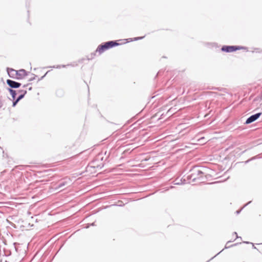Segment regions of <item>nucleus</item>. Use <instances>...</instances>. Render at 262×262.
<instances>
[{"instance_id": "4be33fe9", "label": "nucleus", "mask_w": 262, "mask_h": 262, "mask_svg": "<svg viewBox=\"0 0 262 262\" xmlns=\"http://www.w3.org/2000/svg\"><path fill=\"white\" fill-rule=\"evenodd\" d=\"M29 84H26V85H24L23 87L24 88H26L27 87Z\"/></svg>"}, {"instance_id": "aec40b11", "label": "nucleus", "mask_w": 262, "mask_h": 262, "mask_svg": "<svg viewBox=\"0 0 262 262\" xmlns=\"http://www.w3.org/2000/svg\"><path fill=\"white\" fill-rule=\"evenodd\" d=\"M229 242H230V241H229V242H228L227 243V244H226V246H225V248L227 249V248H229V247H230L229 246H227V244H228Z\"/></svg>"}, {"instance_id": "c756f323", "label": "nucleus", "mask_w": 262, "mask_h": 262, "mask_svg": "<svg viewBox=\"0 0 262 262\" xmlns=\"http://www.w3.org/2000/svg\"><path fill=\"white\" fill-rule=\"evenodd\" d=\"M204 138H201V140H204Z\"/></svg>"}, {"instance_id": "9d476101", "label": "nucleus", "mask_w": 262, "mask_h": 262, "mask_svg": "<svg viewBox=\"0 0 262 262\" xmlns=\"http://www.w3.org/2000/svg\"><path fill=\"white\" fill-rule=\"evenodd\" d=\"M67 183L66 181H63L60 182L58 184V186L56 187V189H59L60 188H62V187L66 185H67Z\"/></svg>"}, {"instance_id": "20e7f679", "label": "nucleus", "mask_w": 262, "mask_h": 262, "mask_svg": "<svg viewBox=\"0 0 262 262\" xmlns=\"http://www.w3.org/2000/svg\"><path fill=\"white\" fill-rule=\"evenodd\" d=\"M7 84L10 87L11 89H17L20 86L21 83L10 79L7 80Z\"/></svg>"}, {"instance_id": "5701e85b", "label": "nucleus", "mask_w": 262, "mask_h": 262, "mask_svg": "<svg viewBox=\"0 0 262 262\" xmlns=\"http://www.w3.org/2000/svg\"><path fill=\"white\" fill-rule=\"evenodd\" d=\"M223 250V249L222 251H220V252H219V253H218L216 255H217L219 254L220 253H221V252H222Z\"/></svg>"}, {"instance_id": "2eb2a0df", "label": "nucleus", "mask_w": 262, "mask_h": 262, "mask_svg": "<svg viewBox=\"0 0 262 262\" xmlns=\"http://www.w3.org/2000/svg\"><path fill=\"white\" fill-rule=\"evenodd\" d=\"M132 150H129V149H128L127 150H124L122 154H129L132 152Z\"/></svg>"}, {"instance_id": "c85d7f7f", "label": "nucleus", "mask_w": 262, "mask_h": 262, "mask_svg": "<svg viewBox=\"0 0 262 262\" xmlns=\"http://www.w3.org/2000/svg\"><path fill=\"white\" fill-rule=\"evenodd\" d=\"M2 106V105L0 104V108Z\"/></svg>"}, {"instance_id": "412c9836", "label": "nucleus", "mask_w": 262, "mask_h": 262, "mask_svg": "<svg viewBox=\"0 0 262 262\" xmlns=\"http://www.w3.org/2000/svg\"><path fill=\"white\" fill-rule=\"evenodd\" d=\"M241 210H237V211H236V213H237V214H238V213H239V212H241Z\"/></svg>"}, {"instance_id": "39448f33", "label": "nucleus", "mask_w": 262, "mask_h": 262, "mask_svg": "<svg viewBox=\"0 0 262 262\" xmlns=\"http://www.w3.org/2000/svg\"><path fill=\"white\" fill-rule=\"evenodd\" d=\"M16 79H22L28 75L27 71L24 69L16 71Z\"/></svg>"}, {"instance_id": "0eeeda50", "label": "nucleus", "mask_w": 262, "mask_h": 262, "mask_svg": "<svg viewBox=\"0 0 262 262\" xmlns=\"http://www.w3.org/2000/svg\"><path fill=\"white\" fill-rule=\"evenodd\" d=\"M202 173H203V172L201 170H198L196 171V173H193L191 174V175L188 176V178L190 180H192V182H195V180L196 179L195 176L196 174L199 175V174H201Z\"/></svg>"}, {"instance_id": "f8f14e48", "label": "nucleus", "mask_w": 262, "mask_h": 262, "mask_svg": "<svg viewBox=\"0 0 262 262\" xmlns=\"http://www.w3.org/2000/svg\"><path fill=\"white\" fill-rule=\"evenodd\" d=\"M20 101V100L19 99H18L17 98L16 99H15L14 100H13V103H12V106L13 107H14L16 106V105L17 104V103Z\"/></svg>"}, {"instance_id": "6ab92c4d", "label": "nucleus", "mask_w": 262, "mask_h": 262, "mask_svg": "<svg viewBox=\"0 0 262 262\" xmlns=\"http://www.w3.org/2000/svg\"><path fill=\"white\" fill-rule=\"evenodd\" d=\"M233 234L234 235L236 236V238H238V236H237V233L236 232H233Z\"/></svg>"}, {"instance_id": "7ed1b4c3", "label": "nucleus", "mask_w": 262, "mask_h": 262, "mask_svg": "<svg viewBox=\"0 0 262 262\" xmlns=\"http://www.w3.org/2000/svg\"><path fill=\"white\" fill-rule=\"evenodd\" d=\"M261 115V113H258L250 116L249 118H247L245 122L246 124H248L253 122L256 121Z\"/></svg>"}, {"instance_id": "ddd939ff", "label": "nucleus", "mask_w": 262, "mask_h": 262, "mask_svg": "<svg viewBox=\"0 0 262 262\" xmlns=\"http://www.w3.org/2000/svg\"><path fill=\"white\" fill-rule=\"evenodd\" d=\"M144 37V36L135 37V38L133 39V40H134V41L138 40H139V39H143Z\"/></svg>"}, {"instance_id": "a878e982", "label": "nucleus", "mask_w": 262, "mask_h": 262, "mask_svg": "<svg viewBox=\"0 0 262 262\" xmlns=\"http://www.w3.org/2000/svg\"><path fill=\"white\" fill-rule=\"evenodd\" d=\"M215 256H216V255H215V256H214V257H211V258L210 260H211V259H213V258Z\"/></svg>"}, {"instance_id": "f03ea898", "label": "nucleus", "mask_w": 262, "mask_h": 262, "mask_svg": "<svg viewBox=\"0 0 262 262\" xmlns=\"http://www.w3.org/2000/svg\"><path fill=\"white\" fill-rule=\"evenodd\" d=\"M247 48L237 46H224L222 47L221 50L223 52L230 53L236 51L241 49H246Z\"/></svg>"}, {"instance_id": "423d86ee", "label": "nucleus", "mask_w": 262, "mask_h": 262, "mask_svg": "<svg viewBox=\"0 0 262 262\" xmlns=\"http://www.w3.org/2000/svg\"><path fill=\"white\" fill-rule=\"evenodd\" d=\"M7 71L9 76L12 78L16 79V70L12 68H7Z\"/></svg>"}, {"instance_id": "cd10ccee", "label": "nucleus", "mask_w": 262, "mask_h": 262, "mask_svg": "<svg viewBox=\"0 0 262 262\" xmlns=\"http://www.w3.org/2000/svg\"><path fill=\"white\" fill-rule=\"evenodd\" d=\"M91 225H92V226L94 225V223H92V224H91Z\"/></svg>"}, {"instance_id": "b1692460", "label": "nucleus", "mask_w": 262, "mask_h": 262, "mask_svg": "<svg viewBox=\"0 0 262 262\" xmlns=\"http://www.w3.org/2000/svg\"><path fill=\"white\" fill-rule=\"evenodd\" d=\"M32 90V88H31V87H30V88H29V91H30V90Z\"/></svg>"}, {"instance_id": "6e6552de", "label": "nucleus", "mask_w": 262, "mask_h": 262, "mask_svg": "<svg viewBox=\"0 0 262 262\" xmlns=\"http://www.w3.org/2000/svg\"><path fill=\"white\" fill-rule=\"evenodd\" d=\"M18 92L19 93H20V95L17 97V98L19 99L20 100L21 99H23L25 95L27 94V91L24 90H18Z\"/></svg>"}, {"instance_id": "bb28decb", "label": "nucleus", "mask_w": 262, "mask_h": 262, "mask_svg": "<svg viewBox=\"0 0 262 262\" xmlns=\"http://www.w3.org/2000/svg\"><path fill=\"white\" fill-rule=\"evenodd\" d=\"M175 184H179V183H178V182L176 183Z\"/></svg>"}, {"instance_id": "393cba45", "label": "nucleus", "mask_w": 262, "mask_h": 262, "mask_svg": "<svg viewBox=\"0 0 262 262\" xmlns=\"http://www.w3.org/2000/svg\"><path fill=\"white\" fill-rule=\"evenodd\" d=\"M257 52H258V53L262 52V50L260 51H257Z\"/></svg>"}, {"instance_id": "1a4fd4ad", "label": "nucleus", "mask_w": 262, "mask_h": 262, "mask_svg": "<svg viewBox=\"0 0 262 262\" xmlns=\"http://www.w3.org/2000/svg\"><path fill=\"white\" fill-rule=\"evenodd\" d=\"M8 90L11 94L13 99L14 100L16 98V91H15L11 88H8Z\"/></svg>"}, {"instance_id": "9b49d317", "label": "nucleus", "mask_w": 262, "mask_h": 262, "mask_svg": "<svg viewBox=\"0 0 262 262\" xmlns=\"http://www.w3.org/2000/svg\"><path fill=\"white\" fill-rule=\"evenodd\" d=\"M71 66V64H67V65H64V64H62V65H58L56 67V66H53V67H51V68H57V69H59L60 68H65L67 66Z\"/></svg>"}, {"instance_id": "4468645a", "label": "nucleus", "mask_w": 262, "mask_h": 262, "mask_svg": "<svg viewBox=\"0 0 262 262\" xmlns=\"http://www.w3.org/2000/svg\"><path fill=\"white\" fill-rule=\"evenodd\" d=\"M32 75L33 76V77L31 78L30 79H29V81H32L33 80H34V79H35V78L37 77V76L35 75V74H32Z\"/></svg>"}, {"instance_id": "7c9ffc66", "label": "nucleus", "mask_w": 262, "mask_h": 262, "mask_svg": "<svg viewBox=\"0 0 262 262\" xmlns=\"http://www.w3.org/2000/svg\"><path fill=\"white\" fill-rule=\"evenodd\" d=\"M248 161H249V160L246 161V163H248Z\"/></svg>"}, {"instance_id": "dca6fc26", "label": "nucleus", "mask_w": 262, "mask_h": 262, "mask_svg": "<svg viewBox=\"0 0 262 262\" xmlns=\"http://www.w3.org/2000/svg\"><path fill=\"white\" fill-rule=\"evenodd\" d=\"M244 243H246V244H251L252 245V246H253V248L254 249H256V248L254 246V244L253 243H250L249 242H244Z\"/></svg>"}, {"instance_id": "f257e3e1", "label": "nucleus", "mask_w": 262, "mask_h": 262, "mask_svg": "<svg viewBox=\"0 0 262 262\" xmlns=\"http://www.w3.org/2000/svg\"><path fill=\"white\" fill-rule=\"evenodd\" d=\"M119 45L116 41H108L105 42H104L97 47L96 50L94 53L91 54L90 59H93L94 57L96 55L97 52H98L99 54L100 55L102 53H103L105 51L113 48L115 46H117Z\"/></svg>"}, {"instance_id": "f3484780", "label": "nucleus", "mask_w": 262, "mask_h": 262, "mask_svg": "<svg viewBox=\"0 0 262 262\" xmlns=\"http://www.w3.org/2000/svg\"><path fill=\"white\" fill-rule=\"evenodd\" d=\"M48 72H47V73H46L43 76H42V77H41L39 79V80L42 79H43V78L46 76V75H47V74L48 73Z\"/></svg>"}, {"instance_id": "a211bd4d", "label": "nucleus", "mask_w": 262, "mask_h": 262, "mask_svg": "<svg viewBox=\"0 0 262 262\" xmlns=\"http://www.w3.org/2000/svg\"><path fill=\"white\" fill-rule=\"evenodd\" d=\"M251 203V201H249L248 203H247L246 204H245L244 207L241 209V210L244 208L245 207V206H246L247 205H248V204H250Z\"/></svg>"}]
</instances>
